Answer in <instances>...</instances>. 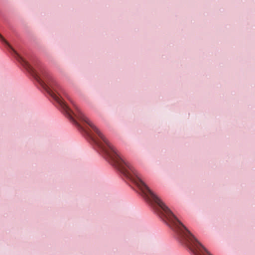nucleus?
Returning <instances> with one entry per match:
<instances>
[{
  "label": "nucleus",
  "instance_id": "obj_1",
  "mask_svg": "<svg viewBox=\"0 0 255 255\" xmlns=\"http://www.w3.org/2000/svg\"><path fill=\"white\" fill-rule=\"evenodd\" d=\"M0 40L3 42L11 50L15 58L29 72L47 93L57 102L63 112L79 128H93V123L76 107L73 112L65 104L62 96L70 100L64 90L58 85L54 78L46 71L35 70L25 60L21 57L11 46L9 43L0 34Z\"/></svg>",
  "mask_w": 255,
  "mask_h": 255
}]
</instances>
